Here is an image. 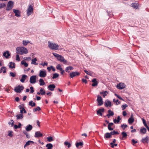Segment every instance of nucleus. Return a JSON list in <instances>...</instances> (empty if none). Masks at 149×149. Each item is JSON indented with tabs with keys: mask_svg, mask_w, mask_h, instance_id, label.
Masks as SVG:
<instances>
[{
	"mask_svg": "<svg viewBox=\"0 0 149 149\" xmlns=\"http://www.w3.org/2000/svg\"><path fill=\"white\" fill-rule=\"evenodd\" d=\"M121 134L122 136L121 137H120V140H124L125 139L127 136V134L126 132H121Z\"/></svg>",
	"mask_w": 149,
	"mask_h": 149,
	"instance_id": "12",
	"label": "nucleus"
},
{
	"mask_svg": "<svg viewBox=\"0 0 149 149\" xmlns=\"http://www.w3.org/2000/svg\"><path fill=\"white\" fill-rule=\"evenodd\" d=\"M106 12H107V13H108V15L110 17H112V15H113L112 14H111V13H110V12H109L108 11V10H106Z\"/></svg>",
	"mask_w": 149,
	"mask_h": 149,
	"instance_id": "61",
	"label": "nucleus"
},
{
	"mask_svg": "<svg viewBox=\"0 0 149 149\" xmlns=\"http://www.w3.org/2000/svg\"><path fill=\"white\" fill-rule=\"evenodd\" d=\"M36 75L31 76L30 79L29 81L31 84H34L36 82Z\"/></svg>",
	"mask_w": 149,
	"mask_h": 149,
	"instance_id": "7",
	"label": "nucleus"
},
{
	"mask_svg": "<svg viewBox=\"0 0 149 149\" xmlns=\"http://www.w3.org/2000/svg\"><path fill=\"white\" fill-rule=\"evenodd\" d=\"M43 136V135L41 134L40 131H37L35 132V137H41Z\"/></svg>",
	"mask_w": 149,
	"mask_h": 149,
	"instance_id": "20",
	"label": "nucleus"
},
{
	"mask_svg": "<svg viewBox=\"0 0 149 149\" xmlns=\"http://www.w3.org/2000/svg\"><path fill=\"white\" fill-rule=\"evenodd\" d=\"M16 60L19 61H20V58L18 54H17L16 55Z\"/></svg>",
	"mask_w": 149,
	"mask_h": 149,
	"instance_id": "57",
	"label": "nucleus"
},
{
	"mask_svg": "<svg viewBox=\"0 0 149 149\" xmlns=\"http://www.w3.org/2000/svg\"><path fill=\"white\" fill-rule=\"evenodd\" d=\"M140 131L141 133H142L143 134H144L146 133L147 130L145 128L143 127L141 129Z\"/></svg>",
	"mask_w": 149,
	"mask_h": 149,
	"instance_id": "35",
	"label": "nucleus"
},
{
	"mask_svg": "<svg viewBox=\"0 0 149 149\" xmlns=\"http://www.w3.org/2000/svg\"><path fill=\"white\" fill-rule=\"evenodd\" d=\"M64 144L66 146H67L68 148H70L71 146V144L68 141H65L64 142Z\"/></svg>",
	"mask_w": 149,
	"mask_h": 149,
	"instance_id": "38",
	"label": "nucleus"
},
{
	"mask_svg": "<svg viewBox=\"0 0 149 149\" xmlns=\"http://www.w3.org/2000/svg\"><path fill=\"white\" fill-rule=\"evenodd\" d=\"M110 134L112 135H115L117 134H119V133L118 131H116L115 130H113V131L111 132H110Z\"/></svg>",
	"mask_w": 149,
	"mask_h": 149,
	"instance_id": "42",
	"label": "nucleus"
},
{
	"mask_svg": "<svg viewBox=\"0 0 149 149\" xmlns=\"http://www.w3.org/2000/svg\"><path fill=\"white\" fill-rule=\"evenodd\" d=\"M10 65H9V67L10 68H15V63H13L12 62H10L9 63Z\"/></svg>",
	"mask_w": 149,
	"mask_h": 149,
	"instance_id": "30",
	"label": "nucleus"
},
{
	"mask_svg": "<svg viewBox=\"0 0 149 149\" xmlns=\"http://www.w3.org/2000/svg\"><path fill=\"white\" fill-rule=\"evenodd\" d=\"M75 145L77 148H78L79 146L82 147L84 145L83 142H76Z\"/></svg>",
	"mask_w": 149,
	"mask_h": 149,
	"instance_id": "28",
	"label": "nucleus"
},
{
	"mask_svg": "<svg viewBox=\"0 0 149 149\" xmlns=\"http://www.w3.org/2000/svg\"><path fill=\"white\" fill-rule=\"evenodd\" d=\"M73 69V68L72 66H69L65 68V71L69 73L70 72V71L69 70H72Z\"/></svg>",
	"mask_w": 149,
	"mask_h": 149,
	"instance_id": "32",
	"label": "nucleus"
},
{
	"mask_svg": "<svg viewBox=\"0 0 149 149\" xmlns=\"http://www.w3.org/2000/svg\"><path fill=\"white\" fill-rule=\"evenodd\" d=\"M134 121V119L133 118H130L128 120V123L130 124H132Z\"/></svg>",
	"mask_w": 149,
	"mask_h": 149,
	"instance_id": "36",
	"label": "nucleus"
},
{
	"mask_svg": "<svg viewBox=\"0 0 149 149\" xmlns=\"http://www.w3.org/2000/svg\"><path fill=\"white\" fill-rule=\"evenodd\" d=\"M121 118L119 116H118L117 117V119H116V118H115L113 119V122L115 124H117L121 120Z\"/></svg>",
	"mask_w": 149,
	"mask_h": 149,
	"instance_id": "29",
	"label": "nucleus"
},
{
	"mask_svg": "<svg viewBox=\"0 0 149 149\" xmlns=\"http://www.w3.org/2000/svg\"><path fill=\"white\" fill-rule=\"evenodd\" d=\"M37 59L36 58L33 59H32L31 64H34L35 65H38V63L36 62V61H37Z\"/></svg>",
	"mask_w": 149,
	"mask_h": 149,
	"instance_id": "31",
	"label": "nucleus"
},
{
	"mask_svg": "<svg viewBox=\"0 0 149 149\" xmlns=\"http://www.w3.org/2000/svg\"><path fill=\"white\" fill-rule=\"evenodd\" d=\"M131 141L132 142V144L134 146L135 144L138 143V141H135V140L134 139H133Z\"/></svg>",
	"mask_w": 149,
	"mask_h": 149,
	"instance_id": "49",
	"label": "nucleus"
},
{
	"mask_svg": "<svg viewBox=\"0 0 149 149\" xmlns=\"http://www.w3.org/2000/svg\"><path fill=\"white\" fill-rule=\"evenodd\" d=\"M30 89H31V91H30V93H33V92H34V90H33V86H31L30 87Z\"/></svg>",
	"mask_w": 149,
	"mask_h": 149,
	"instance_id": "60",
	"label": "nucleus"
},
{
	"mask_svg": "<svg viewBox=\"0 0 149 149\" xmlns=\"http://www.w3.org/2000/svg\"><path fill=\"white\" fill-rule=\"evenodd\" d=\"M84 72L87 74L89 75H91V74L87 70H84Z\"/></svg>",
	"mask_w": 149,
	"mask_h": 149,
	"instance_id": "62",
	"label": "nucleus"
},
{
	"mask_svg": "<svg viewBox=\"0 0 149 149\" xmlns=\"http://www.w3.org/2000/svg\"><path fill=\"white\" fill-rule=\"evenodd\" d=\"M115 96H116L118 98V99H119L120 100H122L123 101H124V100L123 99L122 97H121L120 96L118 95V94H115Z\"/></svg>",
	"mask_w": 149,
	"mask_h": 149,
	"instance_id": "54",
	"label": "nucleus"
},
{
	"mask_svg": "<svg viewBox=\"0 0 149 149\" xmlns=\"http://www.w3.org/2000/svg\"><path fill=\"white\" fill-rule=\"evenodd\" d=\"M82 81L85 84L87 83V81L86 79H82Z\"/></svg>",
	"mask_w": 149,
	"mask_h": 149,
	"instance_id": "63",
	"label": "nucleus"
},
{
	"mask_svg": "<svg viewBox=\"0 0 149 149\" xmlns=\"http://www.w3.org/2000/svg\"><path fill=\"white\" fill-rule=\"evenodd\" d=\"M56 59L60 62L63 63L64 64H69L67 61L65 59L63 56L57 54H56Z\"/></svg>",
	"mask_w": 149,
	"mask_h": 149,
	"instance_id": "2",
	"label": "nucleus"
},
{
	"mask_svg": "<svg viewBox=\"0 0 149 149\" xmlns=\"http://www.w3.org/2000/svg\"><path fill=\"white\" fill-rule=\"evenodd\" d=\"M127 114L125 111H124L123 112V115L124 116H126Z\"/></svg>",
	"mask_w": 149,
	"mask_h": 149,
	"instance_id": "64",
	"label": "nucleus"
},
{
	"mask_svg": "<svg viewBox=\"0 0 149 149\" xmlns=\"http://www.w3.org/2000/svg\"><path fill=\"white\" fill-rule=\"evenodd\" d=\"M107 93V91H105L102 92H100V94H102L103 96L104 97H105L107 95V94L106 93Z\"/></svg>",
	"mask_w": 149,
	"mask_h": 149,
	"instance_id": "43",
	"label": "nucleus"
},
{
	"mask_svg": "<svg viewBox=\"0 0 149 149\" xmlns=\"http://www.w3.org/2000/svg\"><path fill=\"white\" fill-rule=\"evenodd\" d=\"M108 113L106 115V116L108 117V118H109L110 116H112L114 114L113 112L110 110H108Z\"/></svg>",
	"mask_w": 149,
	"mask_h": 149,
	"instance_id": "19",
	"label": "nucleus"
},
{
	"mask_svg": "<svg viewBox=\"0 0 149 149\" xmlns=\"http://www.w3.org/2000/svg\"><path fill=\"white\" fill-rule=\"evenodd\" d=\"M141 119L143 121V124H144V125L146 127L148 126L146 120L143 118H142Z\"/></svg>",
	"mask_w": 149,
	"mask_h": 149,
	"instance_id": "46",
	"label": "nucleus"
},
{
	"mask_svg": "<svg viewBox=\"0 0 149 149\" xmlns=\"http://www.w3.org/2000/svg\"><path fill=\"white\" fill-rule=\"evenodd\" d=\"M24 89V87L23 86L18 85L15 87L14 90L17 93H20Z\"/></svg>",
	"mask_w": 149,
	"mask_h": 149,
	"instance_id": "3",
	"label": "nucleus"
},
{
	"mask_svg": "<svg viewBox=\"0 0 149 149\" xmlns=\"http://www.w3.org/2000/svg\"><path fill=\"white\" fill-rule=\"evenodd\" d=\"M13 5L14 2L13 1H9L6 8V10L8 11L11 10L13 8Z\"/></svg>",
	"mask_w": 149,
	"mask_h": 149,
	"instance_id": "4",
	"label": "nucleus"
},
{
	"mask_svg": "<svg viewBox=\"0 0 149 149\" xmlns=\"http://www.w3.org/2000/svg\"><path fill=\"white\" fill-rule=\"evenodd\" d=\"M46 146L47 148V149H52L53 145L52 143H48L46 145Z\"/></svg>",
	"mask_w": 149,
	"mask_h": 149,
	"instance_id": "33",
	"label": "nucleus"
},
{
	"mask_svg": "<svg viewBox=\"0 0 149 149\" xmlns=\"http://www.w3.org/2000/svg\"><path fill=\"white\" fill-rule=\"evenodd\" d=\"M27 77V76L25 74L22 75V78L20 79V81L24 83Z\"/></svg>",
	"mask_w": 149,
	"mask_h": 149,
	"instance_id": "24",
	"label": "nucleus"
},
{
	"mask_svg": "<svg viewBox=\"0 0 149 149\" xmlns=\"http://www.w3.org/2000/svg\"><path fill=\"white\" fill-rule=\"evenodd\" d=\"M114 125L113 123H109L108 125V129L110 131H112L113 130V128L111 127L112 126Z\"/></svg>",
	"mask_w": 149,
	"mask_h": 149,
	"instance_id": "26",
	"label": "nucleus"
},
{
	"mask_svg": "<svg viewBox=\"0 0 149 149\" xmlns=\"http://www.w3.org/2000/svg\"><path fill=\"white\" fill-rule=\"evenodd\" d=\"M92 82H93L92 84V86L93 87L97 86L98 82L96 78H94L92 80Z\"/></svg>",
	"mask_w": 149,
	"mask_h": 149,
	"instance_id": "18",
	"label": "nucleus"
},
{
	"mask_svg": "<svg viewBox=\"0 0 149 149\" xmlns=\"http://www.w3.org/2000/svg\"><path fill=\"white\" fill-rule=\"evenodd\" d=\"M2 68H3L4 70H3V72L4 73H5L6 72V68L5 66H3L2 67Z\"/></svg>",
	"mask_w": 149,
	"mask_h": 149,
	"instance_id": "59",
	"label": "nucleus"
},
{
	"mask_svg": "<svg viewBox=\"0 0 149 149\" xmlns=\"http://www.w3.org/2000/svg\"><path fill=\"white\" fill-rule=\"evenodd\" d=\"M46 75V72L42 70H41L39 73V76L41 77H45Z\"/></svg>",
	"mask_w": 149,
	"mask_h": 149,
	"instance_id": "17",
	"label": "nucleus"
},
{
	"mask_svg": "<svg viewBox=\"0 0 149 149\" xmlns=\"http://www.w3.org/2000/svg\"><path fill=\"white\" fill-rule=\"evenodd\" d=\"M18 107L20 110V113L23 114V113H26L27 112L24 108V107H23L22 106V105H20L18 106Z\"/></svg>",
	"mask_w": 149,
	"mask_h": 149,
	"instance_id": "16",
	"label": "nucleus"
},
{
	"mask_svg": "<svg viewBox=\"0 0 149 149\" xmlns=\"http://www.w3.org/2000/svg\"><path fill=\"white\" fill-rule=\"evenodd\" d=\"M112 137L110 133L107 132L104 135V137L105 139H109L111 138Z\"/></svg>",
	"mask_w": 149,
	"mask_h": 149,
	"instance_id": "23",
	"label": "nucleus"
},
{
	"mask_svg": "<svg viewBox=\"0 0 149 149\" xmlns=\"http://www.w3.org/2000/svg\"><path fill=\"white\" fill-rule=\"evenodd\" d=\"M40 92L41 94L42 95H45V91L44 90L43 88H41L40 90Z\"/></svg>",
	"mask_w": 149,
	"mask_h": 149,
	"instance_id": "44",
	"label": "nucleus"
},
{
	"mask_svg": "<svg viewBox=\"0 0 149 149\" xmlns=\"http://www.w3.org/2000/svg\"><path fill=\"white\" fill-rule=\"evenodd\" d=\"M49 43L48 47L50 49H56V44L50 43L49 41L48 42Z\"/></svg>",
	"mask_w": 149,
	"mask_h": 149,
	"instance_id": "15",
	"label": "nucleus"
},
{
	"mask_svg": "<svg viewBox=\"0 0 149 149\" xmlns=\"http://www.w3.org/2000/svg\"><path fill=\"white\" fill-rule=\"evenodd\" d=\"M97 100L98 103L97 104L98 106H101L103 104V99L102 97L99 95L97 96Z\"/></svg>",
	"mask_w": 149,
	"mask_h": 149,
	"instance_id": "5",
	"label": "nucleus"
},
{
	"mask_svg": "<svg viewBox=\"0 0 149 149\" xmlns=\"http://www.w3.org/2000/svg\"><path fill=\"white\" fill-rule=\"evenodd\" d=\"M117 88L120 90H122L125 88V85L123 83H120L117 85Z\"/></svg>",
	"mask_w": 149,
	"mask_h": 149,
	"instance_id": "8",
	"label": "nucleus"
},
{
	"mask_svg": "<svg viewBox=\"0 0 149 149\" xmlns=\"http://www.w3.org/2000/svg\"><path fill=\"white\" fill-rule=\"evenodd\" d=\"M6 6V5L5 3H0V9L4 8Z\"/></svg>",
	"mask_w": 149,
	"mask_h": 149,
	"instance_id": "47",
	"label": "nucleus"
},
{
	"mask_svg": "<svg viewBox=\"0 0 149 149\" xmlns=\"http://www.w3.org/2000/svg\"><path fill=\"white\" fill-rule=\"evenodd\" d=\"M104 109L103 108H101L99 109L97 111V114L98 115H100L101 116H102V113L104 112Z\"/></svg>",
	"mask_w": 149,
	"mask_h": 149,
	"instance_id": "10",
	"label": "nucleus"
},
{
	"mask_svg": "<svg viewBox=\"0 0 149 149\" xmlns=\"http://www.w3.org/2000/svg\"><path fill=\"white\" fill-rule=\"evenodd\" d=\"M29 41H26L25 40H23V44L24 45H27Z\"/></svg>",
	"mask_w": 149,
	"mask_h": 149,
	"instance_id": "58",
	"label": "nucleus"
},
{
	"mask_svg": "<svg viewBox=\"0 0 149 149\" xmlns=\"http://www.w3.org/2000/svg\"><path fill=\"white\" fill-rule=\"evenodd\" d=\"M56 87V86L54 84H50L48 86V89L51 91L54 90V88Z\"/></svg>",
	"mask_w": 149,
	"mask_h": 149,
	"instance_id": "22",
	"label": "nucleus"
},
{
	"mask_svg": "<svg viewBox=\"0 0 149 149\" xmlns=\"http://www.w3.org/2000/svg\"><path fill=\"white\" fill-rule=\"evenodd\" d=\"M62 49V48L61 47V46H59L58 45L56 44V50H61Z\"/></svg>",
	"mask_w": 149,
	"mask_h": 149,
	"instance_id": "56",
	"label": "nucleus"
},
{
	"mask_svg": "<svg viewBox=\"0 0 149 149\" xmlns=\"http://www.w3.org/2000/svg\"><path fill=\"white\" fill-rule=\"evenodd\" d=\"M15 116L17 117V120L22 119L24 117V116L23 114L20 113V114L17 115Z\"/></svg>",
	"mask_w": 149,
	"mask_h": 149,
	"instance_id": "25",
	"label": "nucleus"
},
{
	"mask_svg": "<svg viewBox=\"0 0 149 149\" xmlns=\"http://www.w3.org/2000/svg\"><path fill=\"white\" fill-rule=\"evenodd\" d=\"M29 105L32 107H34L36 106V104L34 102L32 101H31L29 102Z\"/></svg>",
	"mask_w": 149,
	"mask_h": 149,
	"instance_id": "39",
	"label": "nucleus"
},
{
	"mask_svg": "<svg viewBox=\"0 0 149 149\" xmlns=\"http://www.w3.org/2000/svg\"><path fill=\"white\" fill-rule=\"evenodd\" d=\"M16 53L20 55L24 54H27L28 52L27 49L24 47H17L16 49Z\"/></svg>",
	"mask_w": 149,
	"mask_h": 149,
	"instance_id": "1",
	"label": "nucleus"
},
{
	"mask_svg": "<svg viewBox=\"0 0 149 149\" xmlns=\"http://www.w3.org/2000/svg\"><path fill=\"white\" fill-rule=\"evenodd\" d=\"M34 142L33 141H28L26 142L24 146V148H25L26 146H28L31 144H33Z\"/></svg>",
	"mask_w": 149,
	"mask_h": 149,
	"instance_id": "27",
	"label": "nucleus"
},
{
	"mask_svg": "<svg viewBox=\"0 0 149 149\" xmlns=\"http://www.w3.org/2000/svg\"><path fill=\"white\" fill-rule=\"evenodd\" d=\"M62 68L61 67V65L60 64H58L57 66H56V69L59 70H62Z\"/></svg>",
	"mask_w": 149,
	"mask_h": 149,
	"instance_id": "55",
	"label": "nucleus"
},
{
	"mask_svg": "<svg viewBox=\"0 0 149 149\" xmlns=\"http://www.w3.org/2000/svg\"><path fill=\"white\" fill-rule=\"evenodd\" d=\"M148 140L149 139H148V136H147L146 137L142 139H141V142L143 143H144L145 142L146 143H148Z\"/></svg>",
	"mask_w": 149,
	"mask_h": 149,
	"instance_id": "34",
	"label": "nucleus"
},
{
	"mask_svg": "<svg viewBox=\"0 0 149 149\" xmlns=\"http://www.w3.org/2000/svg\"><path fill=\"white\" fill-rule=\"evenodd\" d=\"M104 106L106 107H111V102L108 100H106L104 102Z\"/></svg>",
	"mask_w": 149,
	"mask_h": 149,
	"instance_id": "14",
	"label": "nucleus"
},
{
	"mask_svg": "<svg viewBox=\"0 0 149 149\" xmlns=\"http://www.w3.org/2000/svg\"><path fill=\"white\" fill-rule=\"evenodd\" d=\"M10 56V54L8 51L7 50L4 52L3 53V56L6 58H8L9 56Z\"/></svg>",
	"mask_w": 149,
	"mask_h": 149,
	"instance_id": "13",
	"label": "nucleus"
},
{
	"mask_svg": "<svg viewBox=\"0 0 149 149\" xmlns=\"http://www.w3.org/2000/svg\"><path fill=\"white\" fill-rule=\"evenodd\" d=\"M39 81L40 82V86H42L45 84V83L43 79L40 78V79Z\"/></svg>",
	"mask_w": 149,
	"mask_h": 149,
	"instance_id": "37",
	"label": "nucleus"
},
{
	"mask_svg": "<svg viewBox=\"0 0 149 149\" xmlns=\"http://www.w3.org/2000/svg\"><path fill=\"white\" fill-rule=\"evenodd\" d=\"M10 76L12 77H14L16 76L15 73H13V72H10L9 74Z\"/></svg>",
	"mask_w": 149,
	"mask_h": 149,
	"instance_id": "50",
	"label": "nucleus"
},
{
	"mask_svg": "<svg viewBox=\"0 0 149 149\" xmlns=\"http://www.w3.org/2000/svg\"><path fill=\"white\" fill-rule=\"evenodd\" d=\"M41 110L40 108L39 107H37L36 108H34L33 109V111L36 112L37 111H39Z\"/></svg>",
	"mask_w": 149,
	"mask_h": 149,
	"instance_id": "48",
	"label": "nucleus"
},
{
	"mask_svg": "<svg viewBox=\"0 0 149 149\" xmlns=\"http://www.w3.org/2000/svg\"><path fill=\"white\" fill-rule=\"evenodd\" d=\"M33 6L30 5H29V6L27 10V13L28 16H29L31 15L33 12Z\"/></svg>",
	"mask_w": 149,
	"mask_h": 149,
	"instance_id": "6",
	"label": "nucleus"
},
{
	"mask_svg": "<svg viewBox=\"0 0 149 149\" xmlns=\"http://www.w3.org/2000/svg\"><path fill=\"white\" fill-rule=\"evenodd\" d=\"M13 11L15 13V15L16 17H20L21 16V12L18 10L13 9Z\"/></svg>",
	"mask_w": 149,
	"mask_h": 149,
	"instance_id": "11",
	"label": "nucleus"
},
{
	"mask_svg": "<svg viewBox=\"0 0 149 149\" xmlns=\"http://www.w3.org/2000/svg\"><path fill=\"white\" fill-rule=\"evenodd\" d=\"M80 74V73L78 72H73L70 73V77L71 78H73V77L79 76Z\"/></svg>",
	"mask_w": 149,
	"mask_h": 149,
	"instance_id": "9",
	"label": "nucleus"
},
{
	"mask_svg": "<svg viewBox=\"0 0 149 149\" xmlns=\"http://www.w3.org/2000/svg\"><path fill=\"white\" fill-rule=\"evenodd\" d=\"M127 127V125L126 124H122L121 125V127L123 128V130H125V128Z\"/></svg>",
	"mask_w": 149,
	"mask_h": 149,
	"instance_id": "51",
	"label": "nucleus"
},
{
	"mask_svg": "<svg viewBox=\"0 0 149 149\" xmlns=\"http://www.w3.org/2000/svg\"><path fill=\"white\" fill-rule=\"evenodd\" d=\"M12 133L13 131H8V135L10 137H12L13 136Z\"/></svg>",
	"mask_w": 149,
	"mask_h": 149,
	"instance_id": "52",
	"label": "nucleus"
},
{
	"mask_svg": "<svg viewBox=\"0 0 149 149\" xmlns=\"http://www.w3.org/2000/svg\"><path fill=\"white\" fill-rule=\"evenodd\" d=\"M47 141L49 142H50L53 141V139L52 137L50 136L47 138Z\"/></svg>",
	"mask_w": 149,
	"mask_h": 149,
	"instance_id": "45",
	"label": "nucleus"
},
{
	"mask_svg": "<svg viewBox=\"0 0 149 149\" xmlns=\"http://www.w3.org/2000/svg\"><path fill=\"white\" fill-rule=\"evenodd\" d=\"M33 128V126L31 125H27L25 128L27 132L30 131Z\"/></svg>",
	"mask_w": 149,
	"mask_h": 149,
	"instance_id": "21",
	"label": "nucleus"
},
{
	"mask_svg": "<svg viewBox=\"0 0 149 149\" xmlns=\"http://www.w3.org/2000/svg\"><path fill=\"white\" fill-rule=\"evenodd\" d=\"M21 64L24 65L25 67H28V65L27 63H26L25 61L22 60L21 62Z\"/></svg>",
	"mask_w": 149,
	"mask_h": 149,
	"instance_id": "41",
	"label": "nucleus"
},
{
	"mask_svg": "<svg viewBox=\"0 0 149 149\" xmlns=\"http://www.w3.org/2000/svg\"><path fill=\"white\" fill-rule=\"evenodd\" d=\"M131 5V6L135 9H137L138 8L137 4L135 3H132Z\"/></svg>",
	"mask_w": 149,
	"mask_h": 149,
	"instance_id": "40",
	"label": "nucleus"
},
{
	"mask_svg": "<svg viewBox=\"0 0 149 149\" xmlns=\"http://www.w3.org/2000/svg\"><path fill=\"white\" fill-rule=\"evenodd\" d=\"M128 107V105L127 104H124L122 105L121 106V107L122 108L123 110H124L126 108V107Z\"/></svg>",
	"mask_w": 149,
	"mask_h": 149,
	"instance_id": "53",
	"label": "nucleus"
}]
</instances>
